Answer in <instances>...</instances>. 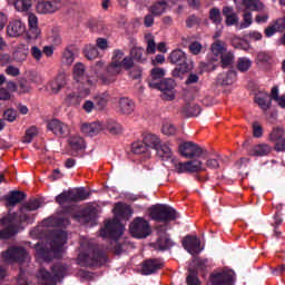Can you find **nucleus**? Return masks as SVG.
<instances>
[{
	"label": "nucleus",
	"instance_id": "obj_1",
	"mask_svg": "<svg viewBox=\"0 0 285 285\" xmlns=\"http://www.w3.org/2000/svg\"><path fill=\"white\" fill-rule=\"evenodd\" d=\"M114 215L115 218L108 220L105 228L100 230V237H110V249L114 250L116 255H121V253H126L129 248L135 247L128 239L121 238L126 227L119 222V219L130 217V215H132V208L130 205L117 203L114 207Z\"/></svg>",
	"mask_w": 285,
	"mask_h": 285
},
{
	"label": "nucleus",
	"instance_id": "obj_2",
	"mask_svg": "<svg viewBox=\"0 0 285 285\" xmlns=\"http://www.w3.org/2000/svg\"><path fill=\"white\" fill-rule=\"evenodd\" d=\"M66 244H68V234L61 229L53 230L49 243L35 245L37 262H52L55 257H61Z\"/></svg>",
	"mask_w": 285,
	"mask_h": 285
},
{
	"label": "nucleus",
	"instance_id": "obj_3",
	"mask_svg": "<svg viewBox=\"0 0 285 285\" xmlns=\"http://www.w3.org/2000/svg\"><path fill=\"white\" fill-rule=\"evenodd\" d=\"M39 207L40 204L38 199L30 200L29 203L24 204L22 208H20V215L13 213L2 218L1 224L4 226V228L0 230V239H10V237H13L16 233H19V224L23 222H32L30 213L39 209Z\"/></svg>",
	"mask_w": 285,
	"mask_h": 285
},
{
	"label": "nucleus",
	"instance_id": "obj_4",
	"mask_svg": "<svg viewBox=\"0 0 285 285\" xmlns=\"http://www.w3.org/2000/svg\"><path fill=\"white\" fill-rule=\"evenodd\" d=\"M80 250L78 255L80 266H101V264H106V254L95 248L88 240L80 244Z\"/></svg>",
	"mask_w": 285,
	"mask_h": 285
},
{
	"label": "nucleus",
	"instance_id": "obj_5",
	"mask_svg": "<svg viewBox=\"0 0 285 285\" xmlns=\"http://www.w3.org/2000/svg\"><path fill=\"white\" fill-rule=\"evenodd\" d=\"M67 273H68V266L56 264L52 266L51 273L46 271L45 268H41L38 272V278L45 285H57L58 282H61V279L66 277Z\"/></svg>",
	"mask_w": 285,
	"mask_h": 285
},
{
	"label": "nucleus",
	"instance_id": "obj_6",
	"mask_svg": "<svg viewBox=\"0 0 285 285\" xmlns=\"http://www.w3.org/2000/svg\"><path fill=\"white\" fill-rule=\"evenodd\" d=\"M149 217L154 222H175L177 210L168 205H156L149 209Z\"/></svg>",
	"mask_w": 285,
	"mask_h": 285
},
{
	"label": "nucleus",
	"instance_id": "obj_7",
	"mask_svg": "<svg viewBox=\"0 0 285 285\" xmlns=\"http://www.w3.org/2000/svg\"><path fill=\"white\" fill-rule=\"evenodd\" d=\"M129 230L132 237L136 239H146L153 233V228L150 227V223L142 217H136L130 226Z\"/></svg>",
	"mask_w": 285,
	"mask_h": 285
},
{
	"label": "nucleus",
	"instance_id": "obj_8",
	"mask_svg": "<svg viewBox=\"0 0 285 285\" xmlns=\"http://www.w3.org/2000/svg\"><path fill=\"white\" fill-rule=\"evenodd\" d=\"M178 153L185 159H199V157H204L206 155V150L204 147L193 142V141H184L178 146Z\"/></svg>",
	"mask_w": 285,
	"mask_h": 285
},
{
	"label": "nucleus",
	"instance_id": "obj_9",
	"mask_svg": "<svg viewBox=\"0 0 285 285\" xmlns=\"http://www.w3.org/2000/svg\"><path fill=\"white\" fill-rule=\"evenodd\" d=\"M149 87L160 90L163 92L161 98L165 101H173L175 99V80L173 79H165L159 83L149 81Z\"/></svg>",
	"mask_w": 285,
	"mask_h": 285
},
{
	"label": "nucleus",
	"instance_id": "obj_10",
	"mask_svg": "<svg viewBox=\"0 0 285 285\" xmlns=\"http://www.w3.org/2000/svg\"><path fill=\"white\" fill-rule=\"evenodd\" d=\"M175 170L179 175L184 173H204L206 170V166L198 158L193 160H187L185 163H175Z\"/></svg>",
	"mask_w": 285,
	"mask_h": 285
},
{
	"label": "nucleus",
	"instance_id": "obj_11",
	"mask_svg": "<svg viewBox=\"0 0 285 285\" xmlns=\"http://www.w3.org/2000/svg\"><path fill=\"white\" fill-rule=\"evenodd\" d=\"M2 259L6 262H28L30 259V256L28 255V252L23 247H10L8 252L2 253Z\"/></svg>",
	"mask_w": 285,
	"mask_h": 285
},
{
	"label": "nucleus",
	"instance_id": "obj_12",
	"mask_svg": "<svg viewBox=\"0 0 285 285\" xmlns=\"http://www.w3.org/2000/svg\"><path fill=\"white\" fill-rule=\"evenodd\" d=\"M209 282L212 285H233L235 284V272L223 271L210 274Z\"/></svg>",
	"mask_w": 285,
	"mask_h": 285
},
{
	"label": "nucleus",
	"instance_id": "obj_13",
	"mask_svg": "<svg viewBox=\"0 0 285 285\" xmlns=\"http://www.w3.org/2000/svg\"><path fill=\"white\" fill-rule=\"evenodd\" d=\"M61 8H63L61 0L39 1L36 6V10L39 14H55V12L61 10Z\"/></svg>",
	"mask_w": 285,
	"mask_h": 285
},
{
	"label": "nucleus",
	"instance_id": "obj_14",
	"mask_svg": "<svg viewBox=\"0 0 285 285\" xmlns=\"http://www.w3.org/2000/svg\"><path fill=\"white\" fill-rule=\"evenodd\" d=\"M121 59H124V51L116 49L111 58L110 65L107 67V75L110 77H116V75H121L124 68L121 67Z\"/></svg>",
	"mask_w": 285,
	"mask_h": 285
},
{
	"label": "nucleus",
	"instance_id": "obj_15",
	"mask_svg": "<svg viewBox=\"0 0 285 285\" xmlns=\"http://www.w3.org/2000/svg\"><path fill=\"white\" fill-rule=\"evenodd\" d=\"M48 130L50 132H53L56 137H62L66 138L68 135H70V127L59 119H52L47 124Z\"/></svg>",
	"mask_w": 285,
	"mask_h": 285
},
{
	"label": "nucleus",
	"instance_id": "obj_16",
	"mask_svg": "<svg viewBox=\"0 0 285 285\" xmlns=\"http://www.w3.org/2000/svg\"><path fill=\"white\" fill-rule=\"evenodd\" d=\"M66 83H68L66 73H58L52 80L48 82L47 90H49L51 95H59V92L66 88Z\"/></svg>",
	"mask_w": 285,
	"mask_h": 285
},
{
	"label": "nucleus",
	"instance_id": "obj_17",
	"mask_svg": "<svg viewBox=\"0 0 285 285\" xmlns=\"http://www.w3.org/2000/svg\"><path fill=\"white\" fill-rule=\"evenodd\" d=\"M90 95V89L85 88L79 91H71L65 98V104L67 106H80L81 101Z\"/></svg>",
	"mask_w": 285,
	"mask_h": 285
},
{
	"label": "nucleus",
	"instance_id": "obj_18",
	"mask_svg": "<svg viewBox=\"0 0 285 285\" xmlns=\"http://www.w3.org/2000/svg\"><path fill=\"white\" fill-rule=\"evenodd\" d=\"M28 41H31L32 39H39V37H41V29H39V18H37L35 13H28Z\"/></svg>",
	"mask_w": 285,
	"mask_h": 285
},
{
	"label": "nucleus",
	"instance_id": "obj_19",
	"mask_svg": "<svg viewBox=\"0 0 285 285\" xmlns=\"http://www.w3.org/2000/svg\"><path fill=\"white\" fill-rule=\"evenodd\" d=\"M183 246L190 255H199L202 248V240L197 236H186L183 240Z\"/></svg>",
	"mask_w": 285,
	"mask_h": 285
},
{
	"label": "nucleus",
	"instance_id": "obj_20",
	"mask_svg": "<svg viewBox=\"0 0 285 285\" xmlns=\"http://www.w3.org/2000/svg\"><path fill=\"white\" fill-rule=\"evenodd\" d=\"M169 61L171 63H178V66H180L176 69L178 70V72L184 73L188 70V65L186 63V53L180 49L171 51V53L169 55Z\"/></svg>",
	"mask_w": 285,
	"mask_h": 285
},
{
	"label": "nucleus",
	"instance_id": "obj_21",
	"mask_svg": "<svg viewBox=\"0 0 285 285\" xmlns=\"http://www.w3.org/2000/svg\"><path fill=\"white\" fill-rule=\"evenodd\" d=\"M158 239L156 243L153 244L156 250H168V248H173L175 243L170 239V236L164 230H158Z\"/></svg>",
	"mask_w": 285,
	"mask_h": 285
},
{
	"label": "nucleus",
	"instance_id": "obj_22",
	"mask_svg": "<svg viewBox=\"0 0 285 285\" xmlns=\"http://www.w3.org/2000/svg\"><path fill=\"white\" fill-rule=\"evenodd\" d=\"M26 32V24L21 20H13L7 26V35L11 39H17Z\"/></svg>",
	"mask_w": 285,
	"mask_h": 285
},
{
	"label": "nucleus",
	"instance_id": "obj_23",
	"mask_svg": "<svg viewBox=\"0 0 285 285\" xmlns=\"http://www.w3.org/2000/svg\"><path fill=\"white\" fill-rule=\"evenodd\" d=\"M30 48L26 43H19L13 48L12 61L16 63H23L28 59Z\"/></svg>",
	"mask_w": 285,
	"mask_h": 285
},
{
	"label": "nucleus",
	"instance_id": "obj_24",
	"mask_svg": "<svg viewBox=\"0 0 285 285\" xmlns=\"http://www.w3.org/2000/svg\"><path fill=\"white\" fill-rule=\"evenodd\" d=\"M156 155L161 161H171V164H178L179 161L175 160V156L173 155V149H170V146L168 144H161L156 149Z\"/></svg>",
	"mask_w": 285,
	"mask_h": 285
},
{
	"label": "nucleus",
	"instance_id": "obj_25",
	"mask_svg": "<svg viewBox=\"0 0 285 285\" xmlns=\"http://www.w3.org/2000/svg\"><path fill=\"white\" fill-rule=\"evenodd\" d=\"M101 130H106V125L101 121H95L90 124H82L81 125V132L83 135H89V137H95V135H99Z\"/></svg>",
	"mask_w": 285,
	"mask_h": 285
},
{
	"label": "nucleus",
	"instance_id": "obj_26",
	"mask_svg": "<svg viewBox=\"0 0 285 285\" xmlns=\"http://www.w3.org/2000/svg\"><path fill=\"white\" fill-rule=\"evenodd\" d=\"M223 14L225 17V26H236L239 30V16L235 12L233 7H224Z\"/></svg>",
	"mask_w": 285,
	"mask_h": 285
},
{
	"label": "nucleus",
	"instance_id": "obj_27",
	"mask_svg": "<svg viewBox=\"0 0 285 285\" xmlns=\"http://www.w3.org/2000/svg\"><path fill=\"white\" fill-rule=\"evenodd\" d=\"M69 224L70 220L68 218H61L59 216H51L42 222V226H46L47 228H61Z\"/></svg>",
	"mask_w": 285,
	"mask_h": 285
},
{
	"label": "nucleus",
	"instance_id": "obj_28",
	"mask_svg": "<svg viewBox=\"0 0 285 285\" xmlns=\"http://www.w3.org/2000/svg\"><path fill=\"white\" fill-rule=\"evenodd\" d=\"M73 79L80 83H88V79H92V77L86 75V66L81 62H77L73 66Z\"/></svg>",
	"mask_w": 285,
	"mask_h": 285
},
{
	"label": "nucleus",
	"instance_id": "obj_29",
	"mask_svg": "<svg viewBox=\"0 0 285 285\" xmlns=\"http://www.w3.org/2000/svg\"><path fill=\"white\" fill-rule=\"evenodd\" d=\"M285 30V17L276 19L272 24L265 29L266 37H273L277 32H284Z\"/></svg>",
	"mask_w": 285,
	"mask_h": 285
},
{
	"label": "nucleus",
	"instance_id": "obj_30",
	"mask_svg": "<svg viewBox=\"0 0 285 285\" xmlns=\"http://www.w3.org/2000/svg\"><path fill=\"white\" fill-rule=\"evenodd\" d=\"M164 264L159 259H148L142 264V275H153V273H157L159 268H161Z\"/></svg>",
	"mask_w": 285,
	"mask_h": 285
},
{
	"label": "nucleus",
	"instance_id": "obj_31",
	"mask_svg": "<svg viewBox=\"0 0 285 285\" xmlns=\"http://www.w3.org/2000/svg\"><path fill=\"white\" fill-rule=\"evenodd\" d=\"M26 199V194L23 191L13 190L6 196L7 206L14 207L17 204H21Z\"/></svg>",
	"mask_w": 285,
	"mask_h": 285
},
{
	"label": "nucleus",
	"instance_id": "obj_32",
	"mask_svg": "<svg viewBox=\"0 0 285 285\" xmlns=\"http://www.w3.org/2000/svg\"><path fill=\"white\" fill-rule=\"evenodd\" d=\"M236 80H237V72L233 70L219 73L217 77V83H219L220 86H233V82Z\"/></svg>",
	"mask_w": 285,
	"mask_h": 285
},
{
	"label": "nucleus",
	"instance_id": "obj_33",
	"mask_svg": "<svg viewBox=\"0 0 285 285\" xmlns=\"http://www.w3.org/2000/svg\"><path fill=\"white\" fill-rule=\"evenodd\" d=\"M8 2L17 12H28L32 8V0H8Z\"/></svg>",
	"mask_w": 285,
	"mask_h": 285
},
{
	"label": "nucleus",
	"instance_id": "obj_34",
	"mask_svg": "<svg viewBox=\"0 0 285 285\" xmlns=\"http://www.w3.org/2000/svg\"><path fill=\"white\" fill-rule=\"evenodd\" d=\"M118 104L122 115H132V112H135V101L130 98H120Z\"/></svg>",
	"mask_w": 285,
	"mask_h": 285
},
{
	"label": "nucleus",
	"instance_id": "obj_35",
	"mask_svg": "<svg viewBox=\"0 0 285 285\" xmlns=\"http://www.w3.org/2000/svg\"><path fill=\"white\" fill-rule=\"evenodd\" d=\"M273 148L266 144L256 145L250 150L252 157H266V155H271Z\"/></svg>",
	"mask_w": 285,
	"mask_h": 285
},
{
	"label": "nucleus",
	"instance_id": "obj_36",
	"mask_svg": "<svg viewBox=\"0 0 285 285\" xmlns=\"http://www.w3.org/2000/svg\"><path fill=\"white\" fill-rule=\"evenodd\" d=\"M71 150L79 153V150L86 149V140H83L80 136H72L68 140Z\"/></svg>",
	"mask_w": 285,
	"mask_h": 285
},
{
	"label": "nucleus",
	"instance_id": "obj_37",
	"mask_svg": "<svg viewBox=\"0 0 285 285\" xmlns=\"http://www.w3.org/2000/svg\"><path fill=\"white\" fill-rule=\"evenodd\" d=\"M166 10H168V3H166V1H164V0L154 3L149 8V12H151V14L154 17H161V14H164V12H166Z\"/></svg>",
	"mask_w": 285,
	"mask_h": 285
},
{
	"label": "nucleus",
	"instance_id": "obj_38",
	"mask_svg": "<svg viewBox=\"0 0 285 285\" xmlns=\"http://www.w3.org/2000/svg\"><path fill=\"white\" fill-rule=\"evenodd\" d=\"M144 142L146 144L147 148H154V150H157V147H159L161 144V139H159L157 135L147 134L144 136Z\"/></svg>",
	"mask_w": 285,
	"mask_h": 285
},
{
	"label": "nucleus",
	"instance_id": "obj_39",
	"mask_svg": "<svg viewBox=\"0 0 285 285\" xmlns=\"http://www.w3.org/2000/svg\"><path fill=\"white\" fill-rule=\"evenodd\" d=\"M72 202H86L90 197V191L81 187L75 190H71Z\"/></svg>",
	"mask_w": 285,
	"mask_h": 285
},
{
	"label": "nucleus",
	"instance_id": "obj_40",
	"mask_svg": "<svg viewBox=\"0 0 285 285\" xmlns=\"http://www.w3.org/2000/svg\"><path fill=\"white\" fill-rule=\"evenodd\" d=\"M226 50H227V45L222 40H216L212 45V52L213 55H215V57H222V55L227 52Z\"/></svg>",
	"mask_w": 285,
	"mask_h": 285
},
{
	"label": "nucleus",
	"instance_id": "obj_41",
	"mask_svg": "<svg viewBox=\"0 0 285 285\" xmlns=\"http://www.w3.org/2000/svg\"><path fill=\"white\" fill-rule=\"evenodd\" d=\"M104 66H106V62L104 61L96 62L94 67V73L90 75L91 79L87 80V86H95V83H97L99 71L101 70V68H104Z\"/></svg>",
	"mask_w": 285,
	"mask_h": 285
},
{
	"label": "nucleus",
	"instance_id": "obj_42",
	"mask_svg": "<svg viewBox=\"0 0 285 285\" xmlns=\"http://www.w3.org/2000/svg\"><path fill=\"white\" fill-rule=\"evenodd\" d=\"M271 99H273L279 108H285V95L279 96V88H272Z\"/></svg>",
	"mask_w": 285,
	"mask_h": 285
},
{
	"label": "nucleus",
	"instance_id": "obj_43",
	"mask_svg": "<svg viewBox=\"0 0 285 285\" xmlns=\"http://www.w3.org/2000/svg\"><path fill=\"white\" fill-rule=\"evenodd\" d=\"M222 68H230L235 63V55L227 51L220 56Z\"/></svg>",
	"mask_w": 285,
	"mask_h": 285
},
{
	"label": "nucleus",
	"instance_id": "obj_44",
	"mask_svg": "<svg viewBox=\"0 0 285 285\" xmlns=\"http://www.w3.org/2000/svg\"><path fill=\"white\" fill-rule=\"evenodd\" d=\"M256 104L262 108V110H268L271 108V97L266 95H257Z\"/></svg>",
	"mask_w": 285,
	"mask_h": 285
},
{
	"label": "nucleus",
	"instance_id": "obj_45",
	"mask_svg": "<svg viewBox=\"0 0 285 285\" xmlns=\"http://www.w3.org/2000/svg\"><path fill=\"white\" fill-rule=\"evenodd\" d=\"M250 26H253V13L245 11L243 13V22L238 23V30H246V28H250Z\"/></svg>",
	"mask_w": 285,
	"mask_h": 285
},
{
	"label": "nucleus",
	"instance_id": "obj_46",
	"mask_svg": "<svg viewBox=\"0 0 285 285\" xmlns=\"http://www.w3.org/2000/svg\"><path fill=\"white\" fill-rule=\"evenodd\" d=\"M250 66H253V61H250V59L245 57L238 58L237 70H239V72H248V70H250Z\"/></svg>",
	"mask_w": 285,
	"mask_h": 285
},
{
	"label": "nucleus",
	"instance_id": "obj_47",
	"mask_svg": "<svg viewBox=\"0 0 285 285\" xmlns=\"http://www.w3.org/2000/svg\"><path fill=\"white\" fill-rule=\"evenodd\" d=\"M245 9L252 10L253 12H262V10H264V3H262L259 0H247Z\"/></svg>",
	"mask_w": 285,
	"mask_h": 285
},
{
	"label": "nucleus",
	"instance_id": "obj_48",
	"mask_svg": "<svg viewBox=\"0 0 285 285\" xmlns=\"http://www.w3.org/2000/svg\"><path fill=\"white\" fill-rule=\"evenodd\" d=\"M56 202H57V204H59L60 206H63V204H70V202H73V200H72V191L69 190V191H63V193L59 194V195L56 197Z\"/></svg>",
	"mask_w": 285,
	"mask_h": 285
},
{
	"label": "nucleus",
	"instance_id": "obj_49",
	"mask_svg": "<svg viewBox=\"0 0 285 285\" xmlns=\"http://www.w3.org/2000/svg\"><path fill=\"white\" fill-rule=\"evenodd\" d=\"M131 150L134 155H144V153H148V146L145 141H137L131 145Z\"/></svg>",
	"mask_w": 285,
	"mask_h": 285
},
{
	"label": "nucleus",
	"instance_id": "obj_50",
	"mask_svg": "<svg viewBox=\"0 0 285 285\" xmlns=\"http://www.w3.org/2000/svg\"><path fill=\"white\" fill-rule=\"evenodd\" d=\"M83 52L85 57L89 59V61H92V59H97V57H99V50L92 45L87 46Z\"/></svg>",
	"mask_w": 285,
	"mask_h": 285
},
{
	"label": "nucleus",
	"instance_id": "obj_51",
	"mask_svg": "<svg viewBox=\"0 0 285 285\" xmlns=\"http://www.w3.org/2000/svg\"><path fill=\"white\" fill-rule=\"evenodd\" d=\"M39 135V129L37 127L32 126L29 129L26 130V135L23 138V144H32V139Z\"/></svg>",
	"mask_w": 285,
	"mask_h": 285
},
{
	"label": "nucleus",
	"instance_id": "obj_52",
	"mask_svg": "<svg viewBox=\"0 0 285 285\" xmlns=\"http://www.w3.org/2000/svg\"><path fill=\"white\" fill-rule=\"evenodd\" d=\"M271 141L277 144L279 140L284 139V128L276 127L269 134Z\"/></svg>",
	"mask_w": 285,
	"mask_h": 285
},
{
	"label": "nucleus",
	"instance_id": "obj_53",
	"mask_svg": "<svg viewBox=\"0 0 285 285\" xmlns=\"http://www.w3.org/2000/svg\"><path fill=\"white\" fill-rule=\"evenodd\" d=\"M146 41H147V53L155 55V52H157V43L155 42V37L149 33L146 36Z\"/></svg>",
	"mask_w": 285,
	"mask_h": 285
},
{
	"label": "nucleus",
	"instance_id": "obj_54",
	"mask_svg": "<svg viewBox=\"0 0 285 285\" xmlns=\"http://www.w3.org/2000/svg\"><path fill=\"white\" fill-rule=\"evenodd\" d=\"M209 19L215 26H219L222 23V11L217 8H212L209 10Z\"/></svg>",
	"mask_w": 285,
	"mask_h": 285
},
{
	"label": "nucleus",
	"instance_id": "obj_55",
	"mask_svg": "<svg viewBox=\"0 0 285 285\" xmlns=\"http://www.w3.org/2000/svg\"><path fill=\"white\" fill-rule=\"evenodd\" d=\"M105 129H108L110 135H120L121 132V125L115 122V121H109L107 124H104Z\"/></svg>",
	"mask_w": 285,
	"mask_h": 285
},
{
	"label": "nucleus",
	"instance_id": "obj_56",
	"mask_svg": "<svg viewBox=\"0 0 285 285\" xmlns=\"http://www.w3.org/2000/svg\"><path fill=\"white\" fill-rule=\"evenodd\" d=\"M62 63L66 66H72L75 63V53L70 49H65L62 52Z\"/></svg>",
	"mask_w": 285,
	"mask_h": 285
},
{
	"label": "nucleus",
	"instance_id": "obj_57",
	"mask_svg": "<svg viewBox=\"0 0 285 285\" xmlns=\"http://www.w3.org/2000/svg\"><path fill=\"white\" fill-rule=\"evenodd\" d=\"M130 57H132L135 61L144 63V48L134 47L130 51Z\"/></svg>",
	"mask_w": 285,
	"mask_h": 285
},
{
	"label": "nucleus",
	"instance_id": "obj_58",
	"mask_svg": "<svg viewBox=\"0 0 285 285\" xmlns=\"http://www.w3.org/2000/svg\"><path fill=\"white\" fill-rule=\"evenodd\" d=\"M163 135H166L167 137H173V135H176L177 127L170 122H165L161 128Z\"/></svg>",
	"mask_w": 285,
	"mask_h": 285
},
{
	"label": "nucleus",
	"instance_id": "obj_59",
	"mask_svg": "<svg viewBox=\"0 0 285 285\" xmlns=\"http://www.w3.org/2000/svg\"><path fill=\"white\" fill-rule=\"evenodd\" d=\"M30 90H32L30 82L26 79H20L18 82V92H20V95H26L27 92H30Z\"/></svg>",
	"mask_w": 285,
	"mask_h": 285
},
{
	"label": "nucleus",
	"instance_id": "obj_60",
	"mask_svg": "<svg viewBox=\"0 0 285 285\" xmlns=\"http://www.w3.org/2000/svg\"><path fill=\"white\" fill-rule=\"evenodd\" d=\"M257 61L261 63H273V53L261 51L257 53Z\"/></svg>",
	"mask_w": 285,
	"mask_h": 285
},
{
	"label": "nucleus",
	"instance_id": "obj_61",
	"mask_svg": "<svg viewBox=\"0 0 285 285\" xmlns=\"http://www.w3.org/2000/svg\"><path fill=\"white\" fill-rule=\"evenodd\" d=\"M95 99H96L97 110H104V108H106V106H108V96L100 95V96H97Z\"/></svg>",
	"mask_w": 285,
	"mask_h": 285
},
{
	"label": "nucleus",
	"instance_id": "obj_62",
	"mask_svg": "<svg viewBox=\"0 0 285 285\" xmlns=\"http://www.w3.org/2000/svg\"><path fill=\"white\" fill-rule=\"evenodd\" d=\"M186 110L188 117H199V115L202 114V107H199L198 105H188L186 107Z\"/></svg>",
	"mask_w": 285,
	"mask_h": 285
},
{
	"label": "nucleus",
	"instance_id": "obj_63",
	"mask_svg": "<svg viewBox=\"0 0 285 285\" xmlns=\"http://www.w3.org/2000/svg\"><path fill=\"white\" fill-rule=\"evenodd\" d=\"M165 75H166V70H164V68H154V69H151V79H153V81L164 79Z\"/></svg>",
	"mask_w": 285,
	"mask_h": 285
},
{
	"label": "nucleus",
	"instance_id": "obj_64",
	"mask_svg": "<svg viewBox=\"0 0 285 285\" xmlns=\"http://www.w3.org/2000/svg\"><path fill=\"white\" fill-rule=\"evenodd\" d=\"M187 284L188 285H202L199 282V277H197V273L190 271L189 275L187 276Z\"/></svg>",
	"mask_w": 285,
	"mask_h": 285
}]
</instances>
